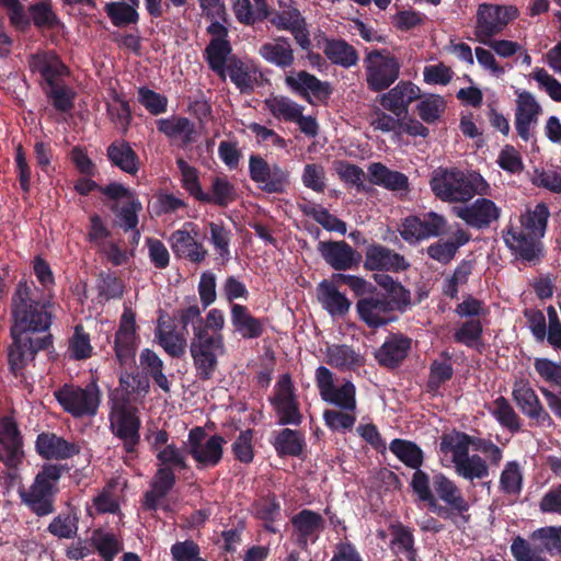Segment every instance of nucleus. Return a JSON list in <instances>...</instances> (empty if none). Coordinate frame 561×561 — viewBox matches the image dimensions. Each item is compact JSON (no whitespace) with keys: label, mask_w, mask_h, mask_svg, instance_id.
I'll list each match as a JSON object with an SVG mask.
<instances>
[{"label":"nucleus","mask_w":561,"mask_h":561,"mask_svg":"<svg viewBox=\"0 0 561 561\" xmlns=\"http://www.w3.org/2000/svg\"><path fill=\"white\" fill-rule=\"evenodd\" d=\"M411 488L419 499L426 502L432 510L436 511L438 508L437 500L431 490L430 478L425 472L420 469L415 470L411 479Z\"/></svg>","instance_id":"nucleus-61"},{"label":"nucleus","mask_w":561,"mask_h":561,"mask_svg":"<svg viewBox=\"0 0 561 561\" xmlns=\"http://www.w3.org/2000/svg\"><path fill=\"white\" fill-rule=\"evenodd\" d=\"M430 185L436 197L448 203H466L476 195L490 193V185L481 174L457 168L436 169Z\"/></svg>","instance_id":"nucleus-3"},{"label":"nucleus","mask_w":561,"mask_h":561,"mask_svg":"<svg viewBox=\"0 0 561 561\" xmlns=\"http://www.w3.org/2000/svg\"><path fill=\"white\" fill-rule=\"evenodd\" d=\"M178 167L181 171L183 186L193 195L196 199H207L206 193L202 190L198 182L197 170L188 165L184 160H178Z\"/></svg>","instance_id":"nucleus-62"},{"label":"nucleus","mask_w":561,"mask_h":561,"mask_svg":"<svg viewBox=\"0 0 561 561\" xmlns=\"http://www.w3.org/2000/svg\"><path fill=\"white\" fill-rule=\"evenodd\" d=\"M447 220L443 215L428 211L405 217L399 226L401 238L409 244H417L445 232Z\"/></svg>","instance_id":"nucleus-10"},{"label":"nucleus","mask_w":561,"mask_h":561,"mask_svg":"<svg viewBox=\"0 0 561 561\" xmlns=\"http://www.w3.org/2000/svg\"><path fill=\"white\" fill-rule=\"evenodd\" d=\"M513 398L522 412L540 425H551L552 420L545 411L538 396L526 380H516L513 387Z\"/></svg>","instance_id":"nucleus-20"},{"label":"nucleus","mask_w":561,"mask_h":561,"mask_svg":"<svg viewBox=\"0 0 561 561\" xmlns=\"http://www.w3.org/2000/svg\"><path fill=\"white\" fill-rule=\"evenodd\" d=\"M305 439L301 433L285 428L275 437L274 447L279 455L298 456L302 451Z\"/></svg>","instance_id":"nucleus-50"},{"label":"nucleus","mask_w":561,"mask_h":561,"mask_svg":"<svg viewBox=\"0 0 561 561\" xmlns=\"http://www.w3.org/2000/svg\"><path fill=\"white\" fill-rule=\"evenodd\" d=\"M30 68L38 72L47 84L65 72V66L54 53H37L30 59Z\"/></svg>","instance_id":"nucleus-40"},{"label":"nucleus","mask_w":561,"mask_h":561,"mask_svg":"<svg viewBox=\"0 0 561 561\" xmlns=\"http://www.w3.org/2000/svg\"><path fill=\"white\" fill-rule=\"evenodd\" d=\"M525 231L508 230L504 236L506 245L523 260L533 262L540 255L541 249L538 239Z\"/></svg>","instance_id":"nucleus-33"},{"label":"nucleus","mask_w":561,"mask_h":561,"mask_svg":"<svg viewBox=\"0 0 561 561\" xmlns=\"http://www.w3.org/2000/svg\"><path fill=\"white\" fill-rule=\"evenodd\" d=\"M229 76L230 80L240 89L242 92H249L253 89L255 80L254 75L248 66L241 61H232L226 68V76Z\"/></svg>","instance_id":"nucleus-59"},{"label":"nucleus","mask_w":561,"mask_h":561,"mask_svg":"<svg viewBox=\"0 0 561 561\" xmlns=\"http://www.w3.org/2000/svg\"><path fill=\"white\" fill-rule=\"evenodd\" d=\"M158 129L171 139L179 140L183 146L195 141L194 124L185 117H169L158 121Z\"/></svg>","instance_id":"nucleus-36"},{"label":"nucleus","mask_w":561,"mask_h":561,"mask_svg":"<svg viewBox=\"0 0 561 561\" xmlns=\"http://www.w3.org/2000/svg\"><path fill=\"white\" fill-rule=\"evenodd\" d=\"M318 297L323 308L332 316H343L350 310L351 301L327 280L320 284Z\"/></svg>","instance_id":"nucleus-41"},{"label":"nucleus","mask_w":561,"mask_h":561,"mask_svg":"<svg viewBox=\"0 0 561 561\" xmlns=\"http://www.w3.org/2000/svg\"><path fill=\"white\" fill-rule=\"evenodd\" d=\"M230 319L236 333H238L242 339H257L264 331L263 321L253 317L243 305H231Z\"/></svg>","instance_id":"nucleus-28"},{"label":"nucleus","mask_w":561,"mask_h":561,"mask_svg":"<svg viewBox=\"0 0 561 561\" xmlns=\"http://www.w3.org/2000/svg\"><path fill=\"white\" fill-rule=\"evenodd\" d=\"M543 550L546 551L542 540H540V545L531 546L520 536L516 537L511 545V552L516 561H547L541 557Z\"/></svg>","instance_id":"nucleus-58"},{"label":"nucleus","mask_w":561,"mask_h":561,"mask_svg":"<svg viewBox=\"0 0 561 561\" xmlns=\"http://www.w3.org/2000/svg\"><path fill=\"white\" fill-rule=\"evenodd\" d=\"M357 312L369 327H381L391 321L389 312L391 302L385 297H370L360 299L356 305Z\"/></svg>","instance_id":"nucleus-27"},{"label":"nucleus","mask_w":561,"mask_h":561,"mask_svg":"<svg viewBox=\"0 0 561 561\" xmlns=\"http://www.w3.org/2000/svg\"><path fill=\"white\" fill-rule=\"evenodd\" d=\"M393 453L404 465L419 469L423 462L422 450L413 443L402 439H393L389 446Z\"/></svg>","instance_id":"nucleus-51"},{"label":"nucleus","mask_w":561,"mask_h":561,"mask_svg":"<svg viewBox=\"0 0 561 561\" xmlns=\"http://www.w3.org/2000/svg\"><path fill=\"white\" fill-rule=\"evenodd\" d=\"M232 10L240 23L252 25L265 19L268 14L265 0H232Z\"/></svg>","instance_id":"nucleus-43"},{"label":"nucleus","mask_w":561,"mask_h":561,"mask_svg":"<svg viewBox=\"0 0 561 561\" xmlns=\"http://www.w3.org/2000/svg\"><path fill=\"white\" fill-rule=\"evenodd\" d=\"M231 53L228 41L211 39L206 48V57L209 67L222 79L226 78V61Z\"/></svg>","instance_id":"nucleus-48"},{"label":"nucleus","mask_w":561,"mask_h":561,"mask_svg":"<svg viewBox=\"0 0 561 561\" xmlns=\"http://www.w3.org/2000/svg\"><path fill=\"white\" fill-rule=\"evenodd\" d=\"M92 542L104 561H113L114 557L122 550L117 537L108 531L95 530L92 535Z\"/></svg>","instance_id":"nucleus-55"},{"label":"nucleus","mask_w":561,"mask_h":561,"mask_svg":"<svg viewBox=\"0 0 561 561\" xmlns=\"http://www.w3.org/2000/svg\"><path fill=\"white\" fill-rule=\"evenodd\" d=\"M325 354L327 363L340 370H354L364 364V357L348 345L332 344Z\"/></svg>","instance_id":"nucleus-37"},{"label":"nucleus","mask_w":561,"mask_h":561,"mask_svg":"<svg viewBox=\"0 0 561 561\" xmlns=\"http://www.w3.org/2000/svg\"><path fill=\"white\" fill-rule=\"evenodd\" d=\"M54 394L64 410L77 417L94 415L100 405V390L95 382L85 388L65 385Z\"/></svg>","instance_id":"nucleus-8"},{"label":"nucleus","mask_w":561,"mask_h":561,"mask_svg":"<svg viewBox=\"0 0 561 561\" xmlns=\"http://www.w3.org/2000/svg\"><path fill=\"white\" fill-rule=\"evenodd\" d=\"M453 213L468 226L478 229L490 226L500 217V208L488 198H478L471 204L455 206Z\"/></svg>","instance_id":"nucleus-18"},{"label":"nucleus","mask_w":561,"mask_h":561,"mask_svg":"<svg viewBox=\"0 0 561 561\" xmlns=\"http://www.w3.org/2000/svg\"><path fill=\"white\" fill-rule=\"evenodd\" d=\"M323 53L332 64L344 68L355 66L358 61L354 47L341 39H327Z\"/></svg>","instance_id":"nucleus-42"},{"label":"nucleus","mask_w":561,"mask_h":561,"mask_svg":"<svg viewBox=\"0 0 561 561\" xmlns=\"http://www.w3.org/2000/svg\"><path fill=\"white\" fill-rule=\"evenodd\" d=\"M316 383L323 401L344 411H355L356 388L352 381L345 380L342 385L335 386L330 369L320 366L316 370Z\"/></svg>","instance_id":"nucleus-11"},{"label":"nucleus","mask_w":561,"mask_h":561,"mask_svg":"<svg viewBox=\"0 0 561 561\" xmlns=\"http://www.w3.org/2000/svg\"><path fill=\"white\" fill-rule=\"evenodd\" d=\"M471 436L461 432H451L442 437L439 449L444 457L448 459L454 467L469 455V447L471 446Z\"/></svg>","instance_id":"nucleus-35"},{"label":"nucleus","mask_w":561,"mask_h":561,"mask_svg":"<svg viewBox=\"0 0 561 561\" xmlns=\"http://www.w3.org/2000/svg\"><path fill=\"white\" fill-rule=\"evenodd\" d=\"M410 341L402 336H391L376 352V359L387 367L397 366L408 354Z\"/></svg>","instance_id":"nucleus-39"},{"label":"nucleus","mask_w":561,"mask_h":561,"mask_svg":"<svg viewBox=\"0 0 561 561\" xmlns=\"http://www.w3.org/2000/svg\"><path fill=\"white\" fill-rule=\"evenodd\" d=\"M61 477V468L57 465H45L36 474L27 490H20L22 502L38 516L54 512L53 499L57 492V482Z\"/></svg>","instance_id":"nucleus-5"},{"label":"nucleus","mask_w":561,"mask_h":561,"mask_svg":"<svg viewBox=\"0 0 561 561\" xmlns=\"http://www.w3.org/2000/svg\"><path fill=\"white\" fill-rule=\"evenodd\" d=\"M206 197L207 199H201V202L227 206L237 198V193L233 185L226 178L217 176L213 180L211 192L206 193Z\"/></svg>","instance_id":"nucleus-54"},{"label":"nucleus","mask_w":561,"mask_h":561,"mask_svg":"<svg viewBox=\"0 0 561 561\" xmlns=\"http://www.w3.org/2000/svg\"><path fill=\"white\" fill-rule=\"evenodd\" d=\"M432 485L437 496L458 514L466 513L470 505L461 491L449 478L437 473L432 479Z\"/></svg>","instance_id":"nucleus-30"},{"label":"nucleus","mask_w":561,"mask_h":561,"mask_svg":"<svg viewBox=\"0 0 561 561\" xmlns=\"http://www.w3.org/2000/svg\"><path fill=\"white\" fill-rule=\"evenodd\" d=\"M16 423L9 416L0 419V460L9 468L18 467L24 457Z\"/></svg>","instance_id":"nucleus-17"},{"label":"nucleus","mask_w":561,"mask_h":561,"mask_svg":"<svg viewBox=\"0 0 561 561\" xmlns=\"http://www.w3.org/2000/svg\"><path fill=\"white\" fill-rule=\"evenodd\" d=\"M548 217V207L545 204H537L533 210H527L520 216L523 231L534 237H543Z\"/></svg>","instance_id":"nucleus-46"},{"label":"nucleus","mask_w":561,"mask_h":561,"mask_svg":"<svg viewBox=\"0 0 561 561\" xmlns=\"http://www.w3.org/2000/svg\"><path fill=\"white\" fill-rule=\"evenodd\" d=\"M119 381L121 387L110 396V426L113 434L123 442L126 451L133 453L140 440L141 422L138 409L131 405L129 397L146 393L148 381L128 373H122Z\"/></svg>","instance_id":"nucleus-1"},{"label":"nucleus","mask_w":561,"mask_h":561,"mask_svg":"<svg viewBox=\"0 0 561 561\" xmlns=\"http://www.w3.org/2000/svg\"><path fill=\"white\" fill-rule=\"evenodd\" d=\"M270 401L279 424L298 425L301 423L302 415L299 411V402L288 374L279 377L274 386L273 396L270 398Z\"/></svg>","instance_id":"nucleus-12"},{"label":"nucleus","mask_w":561,"mask_h":561,"mask_svg":"<svg viewBox=\"0 0 561 561\" xmlns=\"http://www.w3.org/2000/svg\"><path fill=\"white\" fill-rule=\"evenodd\" d=\"M369 181L378 186L397 193L409 191V179L405 174L390 170L380 162H374L368 167Z\"/></svg>","instance_id":"nucleus-31"},{"label":"nucleus","mask_w":561,"mask_h":561,"mask_svg":"<svg viewBox=\"0 0 561 561\" xmlns=\"http://www.w3.org/2000/svg\"><path fill=\"white\" fill-rule=\"evenodd\" d=\"M154 337L159 345L172 357L185 354L187 341L183 333L178 332L173 325L162 319L158 320Z\"/></svg>","instance_id":"nucleus-34"},{"label":"nucleus","mask_w":561,"mask_h":561,"mask_svg":"<svg viewBox=\"0 0 561 561\" xmlns=\"http://www.w3.org/2000/svg\"><path fill=\"white\" fill-rule=\"evenodd\" d=\"M225 439L219 435H208L204 428L194 427L190 431L186 448L198 469L217 466L224 454Z\"/></svg>","instance_id":"nucleus-9"},{"label":"nucleus","mask_w":561,"mask_h":561,"mask_svg":"<svg viewBox=\"0 0 561 561\" xmlns=\"http://www.w3.org/2000/svg\"><path fill=\"white\" fill-rule=\"evenodd\" d=\"M271 23L279 31L289 32L304 50L310 48V32L306 19L297 8H289L275 13L271 18Z\"/></svg>","instance_id":"nucleus-21"},{"label":"nucleus","mask_w":561,"mask_h":561,"mask_svg":"<svg viewBox=\"0 0 561 561\" xmlns=\"http://www.w3.org/2000/svg\"><path fill=\"white\" fill-rule=\"evenodd\" d=\"M392 550L398 554H403L408 561H416V552L413 548L414 539L411 531L402 526L396 525L391 527Z\"/></svg>","instance_id":"nucleus-53"},{"label":"nucleus","mask_w":561,"mask_h":561,"mask_svg":"<svg viewBox=\"0 0 561 561\" xmlns=\"http://www.w3.org/2000/svg\"><path fill=\"white\" fill-rule=\"evenodd\" d=\"M190 353L197 377L203 380L210 379L217 369L218 358L226 354L224 335L206 331L201 323L194 325Z\"/></svg>","instance_id":"nucleus-4"},{"label":"nucleus","mask_w":561,"mask_h":561,"mask_svg":"<svg viewBox=\"0 0 561 561\" xmlns=\"http://www.w3.org/2000/svg\"><path fill=\"white\" fill-rule=\"evenodd\" d=\"M297 541L302 548H307L308 542H314L324 527L323 517L310 510H302L291 518Z\"/></svg>","instance_id":"nucleus-25"},{"label":"nucleus","mask_w":561,"mask_h":561,"mask_svg":"<svg viewBox=\"0 0 561 561\" xmlns=\"http://www.w3.org/2000/svg\"><path fill=\"white\" fill-rule=\"evenodd\" d=\"M130 3L112 2L105 7L106 13L116 26L135 23L138 20L136 8L139 0H129Z\"/></svg>","instance_id":"nucleus-52"},{"label":"nucleus","mask_w":561,"mask_h":561,"mask_svg":"<svg viewBox=\"0 0 561 561\" xmlns=\"http://www.w3.org/2000/svg\"><path fill=\"white\" fill-rule=\"evenodd\" d=\"M158 468L169 469L175 472L186 468L185 454L174 444L162 446L156 454Z\"/></svg>","instance_id":"nucleus-57"},{"label":"nucleus","mask_w":561,"mask_h":561,"mask_svg":"<svg viewBox=\"0 0 561 561\" xmlns=\"http://www.w3.org/2000/svg\"><path fill=\"white\" fill-rule=\"evenodd\" d=\"M196 236H198V229L193 222H186L182 229L172 232L169 243L173 253L194 263L204 261L207 251L195 240Z\"/></svg>","instance_id":"nucleus-16"},{"label":"nucleus","mask_w":561,"mask_h":561,"mask_svg":"<svg viewBox=\"0 0 561 561\" xmlns=\"http://www.w3.org/2000/svg\"><path fill=\"white\" fill-rule=\"evenodd\" d=\"M136 316L129 307H125L119 327L115 335V354L123 367H131L135 363L137 347Z\"/></svg>","instance_id":"nucleus-14"},{"label":"nucleus","mask_w":561,"mask_h":561,"mask_svg":"<svg viewBox=\"0 0 561 561\" xmlns=\"http://www.w3.org/2000/svg\"><path fill=\"white\" fill-rule=\"evenodd\" d=\"M409 263L401 254L379 244L366 251L365 267L370 271H404Z\"/></svg>","instance_id":"nucleus-24"},{"label":"nucleus","mask_w":561,"mask_h":561,"mask_svg":"<svg viewBox=\"0 0 561 561\" xmlns=\"http://www.w3.org/2000/svg\"><path fill=\"white\" fill-rule=\"evenodd\" d=\"M538 87L553 101L561 102V83L548 73L543 68H535L531 73Z\"/></svg>","instance_id":"nucleus-64"},{"label":"nucleus","mask_w":561,"mask_h":561,"mask_svg":"<svg viewBox=\"0 0 561 561\" xmlns=\"http://www.w3.org/2000/svg\"><path fill=\"white\" fill-rule=\"evenodd\" d=\"M519 12L514 5L481 3L477 9L474 36L480 43H489L490 38L502 33L506 26L517 19Z\"/></svg>","instance_id":"nucleus-6"},{"label":"nucleus","mask_w":561,"mask_h":561,"mask_svg":"<svg viewBox=\"0 0 561 561\" xmlns=\"http://www.w3.org/2000/svg\"><path fill=\"white\" fill-rule=\"evenodd\" d=\"M455 472L466 479H484L489 476V466L479 455H468L454 466Z\"/></svg>","instance_id":"nucleus-47"},{"label":"nucleus","mask_w":561,"mask_h":561,"mask_svg":"<svg viewBox=\"0 0 561 561\" xmlns=\"http://www.w3.org/2000/svg\"><path fill=\"white\" fill-rule=\"evenodd\" d=\"M49 307L50 301L39 297L34 286L20 282L12 298V340L19 343L30 332L47 331L51 324Z\"/></svg>","instance_id":"nucleus-2"},{"label":"nucleus","mask_w":561,"mask_h":561,"mask_svg":"<svg viewBox=\"0 0 561 561\" xmlns=\"http://www.w3.org/2000/svg\"><path fill=\"white\" fill-rule=\"evenodd\" d=\"M319 252L323 260L336 271L352 270L362 260L360 254L345 241L320 242Z\"/></svg>","instance_id":"nucleus-22"},{"label":"nucleus","mask_w":561,"mask_h":561,"mask_svg":"<svg viewBox=\"0 0 561 561\" xmlns=\"http://www.w3.org/2000/svg\"><path fill=\"white\" fill-rule=\"evenodd\" d=\"M286 85L295 93L311 102V96L317 100H328L332 93L331 84L321 81L307 71L291 72L285 78Z\"/></svg>","instance_id":"nucleus-19"},{"label":"nucleus","mask_w":561,"mask_h":561,"mask_svg":"<svg viewBox=\"0 0 561 561\" xmlns=\"http://www.w3.org/2000/svg\"><path fill=\"white\" fill-rule=\"evenodd\" d=\"M107 156L122 171L130 174L138 171V158L127 142H113L107 149Z\"/></svg>","instance_id":"nucleus-45"},{"label":"nucleus","mask_w":561,"mask_h":561,"mask_svg":"<svg viewBox=\"0 0 561 561\" xmlns=\"http://www.w3.org/2000/svg\"><path fill=\"white\" fill-rule=\"evenodd\" d=\"M421 90L412 82H400L380 96L383 110L400 117L408 112L409 105L420 98Z\"/></svg>","instance_id":"nucleus-23"},{"label":"nucleus","mask_w":561,"mask_h":561,"mask_svg":"<svg viewBox=\"0 0 561 561\" xmlns=\"http://www.w3.org/2000/svg\"><path fill=\"white\" fill-rule=\"evenodd\" d=\"M259 55L268 64L278 68H289L294 65L295 55L288 38L279 36L264 43L259 48Z\"/></svg>","instance_id":"nucleus-29"},{"label":"nucleus","mask_w":561,"mask_h":561,"mask_svg":"<svg viewBox=\"0 0 561 561\" xmlns=\"http://www.w3.org/2000/svg\"><path fill=\"white\" fill-rule=\"evenodd\" d=\"M540 114L541 106L530 92H517L514 124L518 136L524 141L530 140Z\"/></svg>","instance_id":"nucleus-15"},{"label":"nucleus","mask_w":561,"mask_h":561,"mask_svg":"<svg viewBox=\"0 0 561 561\" xmlns=\"http://www.w3.org/2000/svg\"><path fill=\"white\" fill-rule=\"evenodd\" d=\"M265 108L277 119L293 122L299 117L302 106L282 95H273L264 100Z\"/></svg>","instance_id":"nucleus-44"},{"label":"nucleus","mask_w":561,"mask_h":561,"mask_svg":"<svg viewBox=\"0 0 561 561\" xmlns=\"http://www.w3.org/2000/svg\"><path fill=\"white\" fill-rule=\"evenodd\" d=\"M366 82L371 91L379 92L388 89L399 77L398 59L385 50H371L364 60Z\"/></svg>","instance_id":"nucleus-7"},{"label":"nucleus","mask_w":561,"mask_h":561,"mask_svg":"<svg viewBox=\"0 0 561 561\" xmlns=\"http://www.w3.org/2000/svg\"><path fill=\"white\" fill-rule=\"evenodd\" d=\"M249 171L251 179L265 192L282 193L288 184L289 173L286 170L276 163H267L259 156H251Z\"/></svg>","instance_id":"nucleus-13"},{"label":"nucleus","mask_w":561,"mask_h":561,"mask_svg":"<svg viewBox=\"0 0 561 561\" xmlns=\"http://www.w3.org/2000/svg\"><path fill=\"white\" fill-rule=\"evenodd\" d=\"M523 471L517 461H508L500 474V490L507 495H518L523 488Z\"/></svg>","instance_id":"nucleus-49"},{"label":"nucleus","mask_w":561,"mask_h":561,"mask_svg":"<svg viewBox=\"0 0 561 561\" xmlns=\"http://www.w3.org/2000/svg\"><path fill=\"white\" fill-rule=\"evenodd\" d=\"M48 344V337L33 340L30 336L22 335L21 342L18 343L13 340L8 354L11 370L16 374L27 359L33 358L36 352L47 347Z\"/></svg>","instance_id":"nucleus-32"},{"label":"nucleus","mask_w":561,"mask_h":561,"mask_svg":"<svg viewBox=\"0 0 561 561\" xmlns=\"http://www.w3.org/2000/svg\"><path fill=\"white\" fill-rule=\"evenodd\" d=\"M445 108L444 98L437 94L425 95L416 106L419 116L427 124L438 121Z\"/></svg>","instance_id":"nucleus-56"},{"label":"nucleus","mask_w":561,"mask_h":561,"mask_svg":"<svg viewBox=\"0 0 561 561\" xmlns=\"http://www.w3.org/2000/svg\"><path fill=\"white\" fill-rule=\"evenodd\" d=\"M491 413L502 426L513 431L518 430V416L504 397H500L493 402Z\"/></svg>","instance_id":"nucleus-60"},{"label":"nucleus","mask_w":561,"mask_h":561,"mask_svg":"<svg viewBox=\"0 0 561 561\" xmlns=\"http://www.w3.org/2000/svg\"><path fill=\"white\" fill-rule=\"evenodd\" d=\"M36 450L45 459H67L79 453L78 445L53 433H42L36 439Z\"/></svg>","instance_id":"nucleus-26"},{"label":"nucleus","mask_w":561,"mask_h":561,"mask_svg":"<svg viewBox=\"0 0 561 561\" xmlns=\"http://www.w3.org/2000/svg\"><path fill=\"white\" fill-rule=\"evenodd\" d=\"M175 483V472L169 469L158 468L151 488L145 494V506L148 510H156L160 501L170 492Z\"/></svg>","instance_id":"nucleus-38"},{"label":"nucleus","mask_w":561,"mask_h":561,"mask_svg":"<svg viewBox=\"0 0 561 561\" xmlns=\"http://www.w3.org/2000/svg\"><path fill=\"white\" fill-rule=\"evenodd\" d=\"M301 181L313 192L321 193L327 186L325 171L321 164L308 163L305 165Z\"/></svg>","instance_id":"nucleus-63"}]
</instances>
